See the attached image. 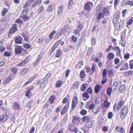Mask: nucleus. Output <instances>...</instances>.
<instances>
[{
  "instance_id": "42",
  "label": "nucleus",
  "mask_w": 133,
  "mask_h": 133,
  "mask_svg": "<svg viewBox=\"0 0 133 133\" xmlns=\"http://www.w3.org/2000/svg\"><path fill=\"white\" fill-rule=\"evenodd\" d=\"M133 17H132L131 19H129L127 22V24L128 25L131 24L133 22Z\"/></svg>"
},
{
  "instance_id": "50",
  "label": "nucleus",
  "mask_w": 133,
  "mask_h": 133,
  "mask_svg": "<svg viewBox=\"0 0 133 133\" xmlns=\"http://www.w3.org/2000/svg\"><path fill=\"white\" fill-rule=\"evenodd\" d=\"M98 30V26H94L93 30L92 31V32H93L94 31H97Z\"/></svg>"
},
{
  "instance_id": "44",
  "label": "nucleus",
  "mask_w": 133,
  "mask_h": 133,
  "mask_svg": "<svg viewBox=\"0 0 133 133\" xmlns=\"http://www.w3.org/2000/svg\"><path fill=\"white\" fill-rule=\"evenodd\" d=\"M83 38L84 37H81L80 39H78L77 43L79 45H80L81 44L83 41Z\"/></svg>"
},
{
  "instance_id": "58",
  "label": "nucleus",
  "mask_w": 133,
  "mask_h": 133,
  "mask_svg": "<svg viewBox=\"0 0 133 133\" xmlns=\"http://www.w3.org/2000/svg\"><path fill=\"white\" fill-rule=\"evenodd\" d=\"M96 65L95 64H94L92 65V66L91 67V69L93 72H94L96 70Z\"/></svg>"
},
{
  "instance_id": "8",
  "label": "nucleus",
  "mask_w": 133,
  "mask_h": 133,
  "mask_svg": "<svg viewBox=\"0 0 133 133\" xmlns=\"http://www.w3.org/2000/svg\"><path fill=\"white\" fill-rule=\"evenodd\" d=\"M23 39L22 37L19 36L18 37H16L15 42L16 43L21 44L22 43Z\"/></svg>"
},
{
  "instance_id": "34",
  "label": "nucleus",
  "mask_w": 133,
  "mask_h": 133,
  "mask_svg": "<svg viewBox=\"0 0 133 133\" xmlns=\"http://www.w3.org/2000/svg\"><path fill=\"white\" fill-rule=\"evenodd\" d=\"M42 57V56H41V55H40L38 57V58L37 59V60L34 63V64L35 66L36 64L39 62L40 60Z\"/></svg>"
},
{
  "instance_id": "32",
  "label": "nucleus",
  "mask_w": 133,
  "mask_h": 133,
  "mask_svg": "<svg viewBox=\"0 0 133 133\" xmlns=\"http://www.w3.org/2000/svg\"><path fill=\"white\" fill-rule=\"evenodd\" d=\"M63 34V30H61L59 31L56 34L57 37V38H59L61 36L62 34Z\"/></svg>"
},
{
  "instance_id": "47",
  "label": "nucleus",
  "mask_w": 133,
  "mask_h": 133,
  "mask_svg": "<svg viewBox=\"0 0 133 133\" xmlns=\"http://www.w3.org/2000/svg\"><path fill=\"white\" fill-rule=\"evenodd\" d=\"M11 72L13 74H15L17 71V70L15 68H12L11 69Z\"/></svg>"
},
{
  "instance_id": "23",
  "label": "nucleus",
  "mask_w": 133,
  "mask_h": 133,
  "mask_svg": "<svg viewBox=\"0 0 133 133\" xmlns=\"http://www.w3.org/2000/svg\"><path fill=\"white\" fill-rule=\"evenodd\" d=\"M24 20V21H28L30 18L29 16H27V15H23L22 17Z\"/></svg>"
},
{
  "instance_id": "5",
  "label": "nucleus",
  "mask_w": 133,
  "mask_h": 133,
  "mask_svg": "<svg viewBox=\"0 0 133 133\" xmlns=\"http://www.w3.org/2000/svg\"><path fill=\"white\" fill-rule=\"evenodd\" d=\"M18 27L17 25L15 24H13L9 31V33L10 34L15 33L17 31Z\"/></svg>"
},
{
  "instance_id": "15",
  "label": "nucleus",
  "mask_w": 133,
  "mask_h": 133,
  "mask_svg": "<svg viewBox=\"0 0 133 133\" xmlns=\"http://www.w3.org/2000/svg\"><path fill=\"white\" fill-rule=\"evenodd\" d=\"M29 71V69L28 68H26L22 70L21 72L20 73L19 75L21 77H22L26 73H27L28 71Z\"/></svg>"
},
{
  "instance_id": "54",
  "label": "nucleus",
  "mask_w": 133,
  "mask_h": 133,
  "mask_svg": "<svg viewBox=\"0 0 133 133\" xmlns=\"http://www.w3.org/2000/svg\"><path fill=\"white\" fill-rule=\"evenodd\" d=\"M50 76L51 73H48L47 74V75H46V76L45 77L43 78V79H47Z\"/></svg>"
},
{
  "instance_id": "52",
  "label": "nucleus",
  "mask_w": 133,
  "mask_h": 133,
  "mask_svg": "<svg viewBox=\"0 0 133 133\" xmlns=\"http://www.w3.org/2000/svg\"><path fill=\"white\" fill-rule=\"evenodd\" d=\"M4 55L6 56L9 57L11 56V54L10 52H5L4 53Z\"/></svg>"
},
{
  "instance_id": "18",
  "label": "nucleus",
  "mask_w": 133,
  "mask_h": 133,
  "mask_svg": "<svg viewBox=\"0 0 133 133\" xmlns=\"http://www.w3.org/2000/svg\"><path fill=\"white\" fill-rule=\"evenodd\" d=\"M79 76L81 78H84L86 77L84 70H83L80 72Z\"/></svg>"
},
{
  "instance_id": "3",
  "label": "nucleus",
  "mask_w": 133,
  "mask_h": 133,
  "mask_svg": "<svg viewBox=\"0 0 133 133\" xmlns=\"http://www.w3.org/2000/svg\"><path fill=\"white\" fill-rule=\"evenodd\" d=\"M93 5V3L90 2H87L84 6V10L87 11L89 12L90 11L91 9V6H92Z\"/></svg>"
},
{
  "instance_id": "39",
  "label": "nucleus",
  "mask_w": 133,
  "mask_h": 133,
  "mask_svg": "<svg viewBox=\"0 0 133 133\" xmlns=\"http://www.w3.org/2000/svg\"><path fill=\"white\" fill-rule=\"evenodd\" d=\"M86 84H82V87L81 88V90L82 91H84L86 88Z\"/></svg>"
},
{
  "instance_id": "38",
  "label": "nucleus",
  "mask_w": 133,
  "mask_h": 133,
  "mask_svg": "<svg viewBox=\"0 0 133 133\" xmlns=\"http://www.w3.org/2000/svg\"><path fill=\"white\" fill-rule=\"evenodd\" d=\"M8 9L6 8H4L2 12V15L3 16H4L7 12Z\"/></svg>"
},
{
  "instance_id": "43",
  "label": "nucleus",
  "mask_w": 133,
  "mask_h": 133,
  "mask_svg": "<svg viewBox=\"0 0 133 133\" xmlns=\"http://www.w3.org/2000/svg\"><path fill=\"white\" fill-rule=\"evenodd\" d=\"M55 99V97L53 96H52L50 97L49 98L50 102L51 103H52Z\"/></svg>"
},
{
  "instance_id": "62",
  "label": "nucleus",
  "mask_w": 133,
  "mask_h": 133,
  "mask_svg": "<svg viewBox=\"0 0 133 133\" xmlns=\"http://www.w3.org/2000/svg\"><path fill=\"white\" fill-rule=\"evenodd\" d=\"M130 57V55L128 53H126L125 54L124 58L125 59H128Z\"/></svg>"
},
{
  "instance_id": "63",
  "label": "nucleus",
  "mask_w": 133,
  "mask_h": 133,
  "mask_svg": "<svg viewBox=\"0 0 133 133\" xmlns=\"http://www.w3.org/2000/svg\"><path fill=\"white\" fill-rule=\"evenodd\" d=\"M81 30L80 29L77 28V29L75 30V31L74 32L75 34L76 35H77V34Z\"/></svg>"
},
{
  "instance_id": "45",
  "label": "nucleus",
  "mask_w": 133,
  "mask_h": 133,
  "mask_svg": "<svg viewBox=\"0 0 133 133\" xmlns=\"http://www.w3.org/2000/svg\"><path fill=\"white\" fill-rule=\"evenodd\" d=\"M82 95L85 98H89V96L88 94L86 92H85L84 93L82 94Z\"/></svg>"
},
{
  "instance_id": "9",
  "label": "nucleus",
  "mask_w": 133,
  "mask_h": 133,
  "mask_svg": "<svg viewBox=\"0 0 133 133\" xmlns=\"http://www.w3.org/2000/svg\"><path fill=\"white\" fill-rule=\"evenodd\" d=\"M128 63H124L122 65L120 69V71L128 70L129 69Z\"/></svg>"
},
{
  "instance_id": "33",
  "label": "nucleus",
  "mask_w": 133,
  "mask_h": 133,
  "mask_svg": "<svg viewBox=\"0 0 133 133\" xmlns=\"http://www.w3.org/2000/svg\"><path fill=\"white\" fill-rule=\"evenodd\" d=\"M24 9L22 11V14L23 15H27L29 10L28 8H23Z\"/></svg>"
},
{
  "instance_id": "53",
  "label": "nucleus",
  "mask_w": 133,
  "mask_h": 133,
  "mask_svg": "<svg viewBox=\"0 0 133 133\" xmlns=\"http://www.w3.org/2000/svg\"><path fill=\"white\" fill-rule=\"evenodd\" d=\"M30 59V58L29 57H27L25 58V60L24 61L26 64L29 62Z\"/></svg>"
},
{
  "instance_id": "41",
  "label": "nucleus",
  "mask_w": 133,
  "mask_h": 133,
  "mask_svg": "<svg viewBox=\"0 0 133 133\" xmlns=\"http://www.w3.org/2000/svg\"><path fill=\"white\" fill-rule=\"evenodd\" d=\"M23 46L26 49H28L31 47L30 45L28 43L23 44Z\"/></svg>"
},
{
  "instance_id": "28",
  "label": "nucleus",
  "mask_w": 133,
  "mask_h": 133,
  "mask_svg": "<svg viewBox=\"0 0 133 133\" xmlns=\"http://www.w3.org/2000/svg\"><path fill=\"white\" fill-rule=\"evenodd\" d=\"M57 47V46L56 44H55L51 49L49 51V52L50 54H51L55 50L56 48Z\"/></svg>"
},
{
  "instance_id": "21",
  "label": "nucleus",
  "mask_w": 133,
  "mask_h": 133,
  "mask_svg": "<svg viewBox=\"0 0 133 133\" xmlns=\"http://www.w3.org/2000/svg\"><path fill=\"white\" fill-rule=\"evenodd\" d=\"M89 118L88 116H84L83 117L82 121L84 122H88L89 121Z\"/></svg>"
},
{
  "instance_id": "27",
  "label": "nucleus",
  "mask_w": 133,
  "mask_h": 133,
  "mask_svg": "<svg viewBox=\"0 0 133 133\" xmlns=\"http://www.w3.org/2000/svg\"><path fill=\"white\" fill-rule=\"evenodd\" d=\"M87 112V111L85 110L82 109L81 110L80 112V114L82 116H84L86 115Z\"/></svg>"
},
{
  "instance_id": "22",
  "label": "nucleus",
  "mask_w": 133,
  "mask_h": 133,
  "mask_svg": "<svg viewBox=\"0 0 133 133\" xmlns=\"http://www.w3.org/2000/svg\"><path fill=\"white\" fill-rule=\"evenodd\" d=\"M11 75L10 77H8L5 81L3 83L4 84H6L9 83V82L12 80L11 78H10V76Z\"/></svg>"
},
{
  "instance_id": "57",
  "label": "nucleus",
  "mask_w": 133,
  "mask_h": 133,
  "mask_svg": "<svg viewBox=\"0 0 133 133\" xmlns=\"http://www.w3.org/2000/svg\"><path fill=\"white\" fill-rule=\"evenodd\" d=\"M31 94V92L30 91H28L26 94L25 96L27 97L28 98H30V95Z\"/></svg>"
},
{
  "instance_id": "49",
  "label": "nucleus",
  "mask_w": 133,
  "mask_h": 133,
  "mask_svg": "<svg viewBox=\"0 0 133 133\" xmlns=\"http://www.w3.org/2000/svg\"><path fill=\"white\" fill-rule=\"evenodd\" d=\"M107 75V71L105 69H104L103 70L102 73V78H104V77L106 76Z\"/></svg>"
},
{
  "instance_id": "26",
  "label": "nucleus",
  "mask_w": 133,
  "mask_h": 133,
  "mask_svg": "<svg viewBox=\"0 0 133 133\" xmlns=\"http://www.w3.org/2000/svg\"><path fill=\"white\" fill-rule=\"evenodd\" d=\"M21 35L24 38V40L25 41L29 42V37L26 35H25L24 33L22 34Z\"/></svg>"
},
{
  "instance_id": "7",
  "label": "nucleus",
  "mask_w": 133,
  "mask_h": 133,
  "mask_svg": "<svg viewBox=\"0 0 133 133\" xmlns=\"http://www.w3.org/2000/svg\"><path fill=\"white\" fill-rule=\"evenodd\" d=\"M123 6H124L126 5H129L130 6H132L133 5L132 1H128L124 0L122 4Z\"/></svg>"
},
{
  "instance_id": "2",
  "label": "nucleus",
  "mask_w": 133,
  "mask_h": 133,
  "mask_svg": "<svg viewBox=\"0 0 133 133\" xmlns=\"http://www.w3.org/2000/svg\"><path fill=\"white\" fill-rule=\"evenodd\" d=\"M78 98L77 97H74L72 99V102L71 108L70 111H72L76 107V106L78 103Z\"/></svg>"
},
{
  "instance_id": "11",
  "label": "nucleus",
  "mask_w": 133,
  "mask_h": 133,
  "mask_svg": "<svg viewBox=\"0 0 133 133\" xmlns=\"http://www.w3.org/2000/svg\"><path fill=\"white\" fill-rule=\"evenodd\" d=\"M69 107V104H67L66 105H65L64 106L62 109L61 112V114L62 115H64L65 114V112L67 111L68 108Z\"/></svg>"
},
{
  "instance_id": "4",
  "label": "nucleus",
  "mask_w": 133,
  "mask_h": 133,
  "mask_svg": "<svg viewBox=\"0 0 133 133\" xmlns=\"http://www.w3.org/2000/svg\"><path fill=\"white\" fill-rule=\"evenodd\" d=\"M22 47L20 46L16 45L15 48V54L16 55L21 54L22 51Z\"/></svg>"
},
{
  "instance_id": "37",
  "label": "nucleus",
  "mask_w": 133,
  "mask_h": 133,
  "mask_svg": "<svg viewBox=\"0 0 133 133\" xmlns=\"http://www.w3.org/2000/svg\"><path fill=\"white\" fill-rule=\"evenodd\" d=\"M112 91V89L111 88L109 87L107 89V93L109 96L111 95Z\"/></svg>"
},
{
  "instance_id": "19",
  "label": "nucleus",
  "mask_w": 133,
  "mask_h": 133,
  "mask_svg": "<svg viewBox=\"0 0 133 133\" xmlns=\"http://www.w3.org/2000/svg\"><path fill=\"white\" fill-rule=\"evenodd\" d=\"M101 88H99V85H96L95 88V92L96 94H98L100 91Z\"/></svg>"
},
{
  "instance_id": "1",
  "label": "nucleus",
  "mask_w": 133,
  "mask_h": 133,
  "mask_svg": "<svg viewBox=\"0 0 133 133\" xmlns=\"http://www.w3.org/2000/svg\"><path fill=\"white\" fill-rule=\"evenodd\" d=\"M128 112L127 107L124 106L121 110V112L120 114V117L122 119H123L126 116Z\"/></svg>"
},
{
  "instance_id": "17",
  "label": "nucleus",
  "mask_w": 133,
  "mask_h": 133,
  "mask_svg": "<svg viewBox=\"0 0 133 133\" xmlns=\"http://www.w3.org/2000/svg\"><path fill=\"white\" fill-rule=\"evenodd\" d=\"M13 108L15 110H18V108L20 107V105L16 102H14L13 103Z\"/></svg>"
},
{
  "instance_id": "60",
  "label": "nucleus",
  "mask_w": 133,
  "mask_h": 133,
  "mask_svg": "<svg viewBox=\"0 0 133 133\" xmlns=\"http://www.w3.org/2000/svg\"><path fill=\"white\" fill-rule=\"evenodd\" d=\"M113 116V114L111 112H109L108 114V117L109 119L111 118Z\"/></svg>"
},
{
  "instance_id": "14",
  "label": "nucleus",
  "mask_w": 133,
  "mask_h": 133,
  "mask_svg": "<svg viewBox=\"0 0 133 133\" xmlns=\"http://www.w3.org/2000/svg\"><path fill=\"white\" fill-rule=\"evenodd\" d=\"M126 86L125 85H121L119 89V90L120 93H123L125 91Z\"/></svg>"
},
{
  "instance_id": "64",
  "label": "nucleus",
  "mask_w": 133,
  "mask_h": 133,
  "mask_svg": "<svg viewBox=\"0 0 133 133\" xmlns=\"http://www.w3.org/2000/svg\"><path fill=\"white\" fill-rule=\"evenodd\" d=\"M108 128L107 126H105L102 128V130L103 131H108Z\"/></svg>"
},
{
  "instance_id": "48",
  "label": "nucleus",
  "mask_w": 133,
  "mask_h": 133,
  "mask_svg": "<svg viewBox=\"0 0 133 133\" xmlns=\"http://www.w3.org/2000/svg\"><path fill=\"white\" fill-rule=\"evenodd\" d=\"M77 28L80 29L81 30L83 28V25L81 23L80 21L79 22L78 25L77 26Z\"/></svg>"
},
{
  "instance_id": "12",
  "label": "nucleus",
  "mask_w": 133,
  "mask_h": 133,
  "mask_svg": "<svg viewBox=\"0 0 133 133\" xmlns=\"http://www.w3.org/2000/svg\"><path fill=\"white\" fill-rule=\"evenodd\" d=\"M103 15L106 16L109 15V10L107 8H104L102 10Z\"/></svg>"
},
{
  "instance_id": "40",
  "label": "nucleus",
  "mask_w": 133,
  "mask_h": 133,
  "mask_svg": "<svg viewBox=\"0 0 133 133\" xmlns=\"http://www.w3.org/2000/svg\"><path fill=\"white\" fill-rule=\"evenodd\" d=\"M56 86L57 87H60L61 85L62 82L60 81H58L56 83Z\"/></svg>"
},
{
  "instance_id": "10",
  "label": "nucleus",
  "mask_w": 133,
  "mask_h": 133,
  "mask_svg": "<svg viewBox=\"0 0 133 133\" xmlns=\"http://www.w3.org/2000/svg\"><path fill=\"white\" fill-rule=\"evenodd\" d=\"M55 4H51L48 6L46 11L49 12L53 11L55 9Z\"/></svg>"
},
{
  "instance_id": "6",
  "label": "nucleus",
  "mask_w": 133,
  "mask_h": 133,
  "mask_svg": "<svg viewBox=\"0 0 133 133\" xmlns=\"http://www.w3.org/2000/svg\"><path fill=\"white\" fill-rule=\"evenodd\" d=\"M119 14L116 13L114 16L113 22L114 24H116L119 21Z\"/></svg>"
},
{
  "instance_id": "36",
  "label": "nucleus",
  "mask_w": 133,
  "mask_h": 133,
  "mask_svg": "<svg viewBox=\"0 0 133 133\" xmlns=\"http://www.w3.org/2000/svg\"><path fill=\"white\" fill-rule=\"evenodd\" d=\"M104 105L106 108H108L110 106V103L107 100H105L104 102Z\"/></svg>"
},
{
  "instance_id": "25",
  "label": "nucleus",
  "mask_w": 133,
  "mask_h": 133,
  "mask_svg": "<svg viewBox=\"0 0 133 133\" xmlns=\"http://www.w3.org/2000/svg\"><path fill=\"white\" fill-rule=\"evenodd\" d=\"M56 33V31L55 30H54L51 32L50 35H49V37L51 39H52L53 37V36Z\"/></svg>"
},
{
  "instance_id": "56",
  "label": "nucleus",
  "mask_w": 133,
  "mask_h": 133,
  "mask_svg": "<svg viewBox=\"0 0 133 133\" xmlns=\"http://www.w3.org/2000/svg\"><path fill=\"white\" fill-rule=\"evenodd\" d=\"M102 12H99L97 16V19H100L102 17Z\"/></svg>"
},
{
  "instance_id": "13",
  "label": "nucleus",
  "mask_w": 133,
  "mask_h": 133,
  "mask_svg": "<svg viewBox=\"0 0 133 133\" xmlns=\"http://www.w3.org/2000/svg\"><path fill=\"white\" fill-rule=\"evenodd\" d=\"M115 130L117 132H119L120 133L123 132L124 131L123 128L121 127L120 126L117 127L115 129Z\"/></svg>"
},
{
  "instance_id": "30",
  "label": "nucleus",
  "mask_w": 133,
  "mask_h": 133,
  "mask_svg": "<svg viewBox=\"0 0 133 133\" xmlns=\"http://www.w3.org/2000/svg\"><path fill=\"white\" fill-rule=\"evenodd\" d=\"M63 7V6L61 5L60 7L58 8V15H59L62 12Z\"/></svg>"
},
{
  "instance_id": "24",
  "label": "nucleus",
  "mask_w": 133,
  "mask_h": 133,
  "mask_svg": "<svg viewBox=\"0 0 133 133\" xmlns=\"http://www.w3.org/2000/svg\"><path fill=\"white\" fill-rule=\"evenodd\" d=\"M35 78V77H33L31 78L30 79H29L28 81L26 82L23 85V86L24 87H25L27 84H28L30 82H32V81Z\"/></svg>"
},
{
  "instance_id": "61",
  "label": "nucleus",
  "mask_w": 133,
  "mask_h": 133,
  "mask_svg": "<svg viewBox=\"0 0 133 133\" xmlns=\"http://www.w3.org/2000/svg\"><path fill=\"white\" fill-rule=\"evenodd\" d=\"M25 64H26V63H25L24 61L23 60L22 62L19 63L18 64V65L19 66H22L24 65Z\"/></svg>"
},
{
  "instance_id": "51",
  "label": "nucleus",
  "mask_w": 133,
  "mask_h": 133,
  "mask_svg": "<svg viewBox=\"0 0 133 133\" xmlns=\"http://www.w3.org/2000/svg\"><path fill=\"white\" fill-rule=\"evenodd\" d=\"M91 44L93 46H94L95 45L96 41L94 37L93 38L91 39Z\"/></svg>"
},
{
  "instance_id": "55",
  "label": "nucleus",
  "mask_w": 133,
  "mask_h": 133,
  "mask_svg": "<svg viewBox=\"0 0 133 133\" xmlns=\"http://www.w3.org/2000/svg\"><path fill=\"white\" fill-rule=\"evenodd\" d=\"M5 49V48L3 45H1L0 46V51L2 52H4Z\"/></svg>"
},
{
  "instance_id": "59",
  "label": "nucleus",
  "mask_w": 133,
  "mask_h": 133,
  "mask_svg": "<svg viewBox=\"0 0 133 133\" xmlns=\"http://www.w3.org/2000/svg\"><path fill=\"white\" fill-rule=\"evenodd\" d=\"M129 133H133V122L130 127Z\"/></svg>"
},
{
  "instance_id": "31",
  "label": "nucleus",
  "mask_w": 133,
  "mask_h": 133,
  "mask_svg": "<svg viewBox=\"0 0 133 133\" xmlns=\"http://www.w3.org/2000/svg\"><path fill=\"white\" fill-rule=\"evenodd\" d=\"M1 116H2L3 117V118H2L3 120L4 121H6L7 119H8L9 118V116L6 115H1Z\"/></svg>"
},
{
  "instance_id": "20",
  "label": "nucleus",
  "mask_w": 133,
  "mask_h": 133,
  "mask_svg": "<svg viewBox=\"0 0 133 133\" xmlns=\"http://www.w3.org/2000/svg\"><path fill=\"white\" fill-rule=\"evenodd\" d=\"M114 55L111 52H109L108 55L107 57L109 60L112 59L114 58Z\"/></svg>"
},
{
  "instance_id": "46",
  "label": "nucleus",
  "mask_w": 133,
  "mask_h": 133,
  "mask_svg": "<svg viewBox=\"0 0 133 133\" xmlns=\"http://www.w3.org/2000/svg\"><path fill=\"white\" fill-rule=\"evenodd\" d=\"M130 68L131 69H133V59L129 61Z\"/></svg>"
},
{
  "instance_id": "16",
  "label": "nucleus",
  "mask_w": 133,
  "mask_h": 133,
  "mask_svg": "<svg viewBox=\"0 0 133 133\" xmlns=\"http://www.w3.org/2000/svg\"><path fill=\"white\" fill-rule=\"evenodd\" d=\"M62 55V51L60 49H58L56 53L55 56L57 58L60 57Z\"/></svg>"
},
{
  "instance_id": "29",
  "label": "nucleus",
  "mask_w": 133,
  "mask_h": 133,
  "mask_svg": "<svg viewBox=\"0 0 133 133\" xmlns=\"http://www.w3.org/2000/svg\"><path fill=\"white\" fill-rule=\"evenodd\" d=\"M79 85V82L77 81L73 84L72 88L74 89H77V88H78Z\"/></svg>"
},
{
  "instance_id": "35",
  "label": "nucleus",
  "mask_w": 133,
  "mask_h": 133,
  "mask_svg": "<svg viewBox=\"0 0 133 133\" xmlns=\"http://www.w3.org/2000/svg\"><path fill=\"white\" fill-rule=\"evenodd\" d=\"M52 110L51 109H49L48 110H47L46 112L45 113V116H48L50 114H51V113L52 112Z\"/></svg>"
}]
</instances>
